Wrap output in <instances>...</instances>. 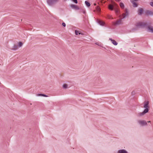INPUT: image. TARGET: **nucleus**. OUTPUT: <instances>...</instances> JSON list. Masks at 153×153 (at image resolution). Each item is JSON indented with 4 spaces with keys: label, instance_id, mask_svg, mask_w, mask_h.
<instances>
[{
    "label": "nucleus",
    "instance_id": "1",
    "mask_svg": "<svg viewBox=\"0 0 153 153\" xmlns=\"http://www.w3.org/2000/svg\"><path fill=\"white\" fill-rule=\"evenodd\" d=\"M149 101H145L143 103V107L144 110L142 112H140L138 114V116H141L145 115L146 113L149 112Z\"/></svg>",
    "mask_w": 153,
    "mask_h": 153
},
{
    "label": "nucleus",
    "instance_id": "2",
    "mask_svg": "<svg viewBox=\"0 0 153 153\" xmlns=\"http://www.w3.org/2000/svg\"><path fill=\"white\" fill-rule=\"evenodd\" d=\"M128 15V13L127 11V9H126L125 10V13H123L122 14V18L119 20L117 21L115 23V24L116 25H120L121 23L122 19L126 18V16Z\"/></svg>",
    "mask_w": 153,
    "mask_h": 153
},
{
    "label": "nucleus",
    "instance_id": "15",
    "mask_svg": "<svg viewBox=\"0 0 153 153\" xmlns=\"http://www.w3.org/2000/svg\"><path fill=\"white\" fill-rule=\"evenodd\" d=\"M114 10L116 13H117L120 12V10L119 8L117 7L114 8Z\"/></svg>",
    "mask_w": 153,
    "mask_h": 153
},
{
    "label": "nucleus",
    "instance_id": "7",
    "mask_svg": "<svg viewBox=\"0 0 153 153\" xmlns=\"http://www.w3.org/2000/svg\"><path fill=\"white\" fill-rule=\"evenodd\" d=\"M145 13L146 15L147 16H153V11L147 10L145 12Z\"/></svg>",
    "mask_w": 153,
    "mask_h": 153
},
{
    "label": "nucleus",
    "instance_id": "11",
    "mask_svg": "<svg viewBox=\"0 0 153 153\" xmlns=\"http://www.w3.org/2000/svg\"><path fill=\"white\" fill-rule=\"evenodd\" d=\"M131 2L132 3L133 5V6L134 7H136L137 6V4L133 1H131Z\"/></svg>",
    "mask_w": 153,
    "mask_h": 153
},
{
    "label": "nucleus",
    "instance_id": "13",
    "mask_svg": "<svg viewBox=\"0 0 153 153\" xmlns=\"http://www.w3.org/2000/svg\"><path fill=\"white\" fill-rule=\"evenodd\" d=\"M97 22L100 25L102 26H104L105 24L104 22L102 21L98 20Z\"/></svg>",
    "mask_w": 153,
    "mask_h": 153
},
{
    "label": "nucleus",
    "instance_id": "6",
    "mask_svg": "<svg viewBox=\"0 0 153 153\" xmlns=\"http://www.w3.org/2000/svg\"><path fill=\"white\" fill-rule=\"evenodd\" d=\"M147 25V24L145 22H139L137 23V26L138 27H143Z\"/></svg>",
    "mask_w": 153,
    "mask_h": 153
},
{
    "label": "nucleus",
    "instance_id": "19",
    "mask_svg": "<svg viewBox=\"0 0 153 153\" xmlns=\"http://www.w3.org/2000/svg\"><path fill=\"white\" fill-rule=\"evenodd\" d=\"M96 10H97V11H99V12H100V10H101L99 6H97V7H96Z\"/></svg>",
    "mask_w": 153,
    "mask_h": 153
},
{
    "label": "nucleus",
    "instance_id": "16",
    "mask_svg": "<svg viewBox=\"0 0 153 153\" xmlns=\"http://www.w3.org/2000/svg\"><path fill=\"white\" fill-rule=\"evenodd\" d=\"M120 7L122 8V9H124V4L122 3V2H121L120 3Z\"/></svg>",
    "mask_w": 153,
    "mask_h": 153
},
{
    "label": "nucleus",
    "instance_id": "10",
    "mask_svg": "<svg viewBox=\"0 0 153 153\" xmlns=\"http://www.w3.org/2000/svg\"><path fill=\"white\" fill-rule=\"evenodd\" d=\"M18 49V46L17 45H14L12 48L11 49L13 50H16Z\"/></svg>",
    "mask_w": 153,
    "mask_h": 153
},
{
    "label": "nucleus",
    "instance_id": "5",
    "mask_svg": "<svg viewBox=\"0 0 153 153\" xmlns=\"http://www.w3.org/2000/svg\"><path fill=\"white\" fill-rule=\"evenodd\" d=\"M137 122L141 126H146L147 125V122L144 120H139Z\"/></svg>",
    "mask_w": 153,
    "mask_h": 153
},
{
    "label": "nucleus",
    "instance_id": "9",
    "mask_svg": "<svg viewBox=\"0 0 153 153\" xmlns=\"http://www.w3.org/2000/svg\"><path fill=\"white\" fill-rule=\"evenodd\" d=\"M143 9L141 8H138V13L139 15H141L143 12Z\"/></svg>",
    "mask_w": 153,
    "mask_h": 153
},
{
    "label": "nucleus",
    "instance_id": "20",
    "mask_svg": "<svg viewBox=\"0 0 153 153\" xmlns=\"http://www.w3.org/2000/svg\"><path fill=\"white\" fill-rule=\"evenodd\" d=\"M23 43L21 42H19L18 43V46L19 47H21L23 45Z\"/></svg>",
    "mask_w": 153,
    "mask_h": 153
},
{
    "label": "nucleus",
    "instance_id": "25",
    "mask_svg": "<svg viewBox=\"0 0 153 153\" xmlns=\"http://www.w3.org/2000/svg\"><path fill=\"white\" fill-rule=\"evenodd\" d=\"M62 25L63 27H65V26H66V24H65V23H64V22H63V23H62Z\"/></svg>",
    "mask_w": 153,
    "mask_h": 153
},
{
    "label": "nucleus",
    "instance_id": "29",
    "mask_svg": "<svg viewBox=\"0 0 153 153\" xmlns=\"http://www.w3.org/2000/svg\"><path fill=\"white\" fill-rule=\"evenodd\" d=\"M138 0H133V1H138Z\"/></svg>",
    "mask_w": 153,
    "mask_h": 153
},
{
    "label": "nucleus",
    "instance_id": "3",
    "mask_svg": "<svg viewBox=\"0 0 153 153\" xmlns=\"http://www.w3.org/2000/svg\"><path fill=\"white\" fill-rule=\"evenodd\" d=\"M108 8L111 10H113L114 8L118 7V6L117 4L114 2H113V4H110L108 5Z\"/></svg>",
    "mask_w": 153,
    "mask_h": 153
},
{
    "label": "nucleus",
    "instance_id": "22",
    "mask_svg": "<svg viewBox=\"0 0 153 153\" xmlns=\"http://www.w3.org/2000/svg\"><path fill=\"white\" fill-rule=\"evenodd\" d=\"M75 34L76 35H78V34H80V33L79 31H77V30H75Z\"/></svg>",
    "mask_w": 153,
    "mask_h": 153
},
{
    "label": "nucleus",
    "instance_id": "18",
    "mask_svg": "<svg viewBox=\"0 0 153 153\" xmlns=\"http://www.w3.org/2000/svg\"><path fill=\"white\" fill-rule=\"evenodd\" d=\"M112 43L115 45H117L118 44L117 42L114 40L112 41Z\"/></svg>",
    "mask_w": 153,
    "mask_h": 153
},
{
    "label": "nucleus",
    "instance_id": "21",
    "mask_svg": "<svg viewBox=\"0 0 153 153\" xmlns=\"http://www.w3.org/2000/svg\"><path fill=\"white\" fill-rule=\"evenodd\" d=\"M38 96H42L44 97H48V96L47 95L45 94H38Z\"/></svg>",
    "mask_w": 153,
    "mask_h": 153
},
{
    "label": "nucleus",
    "instance_id": "8",
    "mask_svg": "<svg viewBox=\"0 0 153 153\" xmlns=\"http://www.w3.org/2000/svg\"><path fill=\"white\" fill-rule=\"evenodd\" d=\"M70 6L71 8L76 10H79V7L76 5H74L73 4H71L70 5Z\"/></svg>",
    "mask_w": 153,
    "mask_h": 153
},
{
    "label": "nucleus",
    "instance_id": "26",
    "mask_svg": "<svg viewBox=\"0 0 153 153\" xmlns=\"http://www.w3.org/2000/svg\"><path fill=\"white\" fill-rule=\"evenodd\" d=\"M150 4L153 7V2H150Z\"/></svg>",
    "mask_w": 153,
    "mask_h": 153
},
{
    "label": "nucleus",
    "instance_id": "28",
    "mask_svg": "<svg viewBox=\"0 0 153 153\" xmlns=\"http://www.w3.org/2000/svg\"><path fill=\"white\" fill-rule=\"evenodd\" d=\"M109 39L112 42L114 40L113 39H112L111 38H110Z\"/></svg>",
    "mask_w": 153,
    "mask_h": 153
},
{
    "label": "nucleus",
    "instance_id": "32",
    "mask_svg": "<svg viewBox=\"0 0 153 153\" xmlns=\"http://www.w3.org/2000/svg\"><path fill=\"white\" fill-rule=\"evenodd\" d=\"M96 45H97V43H96Z\"/></svg>",
    "mask_w": 153,
    "mask_h": 153
},
{
    "label": "nucleus",
    "instance_id": "17",
    "mask_svg": "<svg viewBox=\"0 0 153 153\" xmlns=\"http://www.w3.org/2000/svg\"><path fill=\"white\" fill-rule=\"evenodd\" d=\"M85 3L86 4V5L88 7H89L90 6V3L87 1H85Z\"/></svg>",
    "mask_w": 153,
    "mask_h": 153
},
{
    "label": "nucleus",
    "instance_id": "4",
    "mask_svg": "<svg viewBox=\"0 0 153 153\" xmlns=\"http://www.w3.org/2000/svg\"><path fill=\"white\" fill-rule=\"evenodd\" d=\"M58 1V0H47V3L51 6L53 5Z\"/></svg>",
    "mask_w": 153,
    "mask_h": 153
},
{
    "label": "nucleus",
    "instance_id": "12",
    "mask_svg": "<svg viewBox=\"0 0 153 153\" xmlns=\"http://www.w3.org/2000/svg\"><path fill=\"white\" fill-rule=\"evenodd\" d=\"M118 153H128V152L125 150L122 149L119 150L118 152Z\"/></svg>",
    "mask_w": 153,
    "mask_h": 153
},
{
    "label": "nucleus",
    "instance_id": "14",
    "mask_svg": "<svg viewBox=\"0 0 153 153\" xmlns=\"http://www.w3.org/2000/svg\"><path fill=\"white\" fill-rule=\"evenodd\" d=\"M148 29L151 32H153V27L151 26H148Z\"/></svg>",
    "mask_w": 153,
    "mask_h": 153
},
{
    "label": "nucleus",
    "instance_id": "30",
    "mask_svg": "<svg viewBox=\"0 0 153 153\" xmlns=\"http://www.w3.org/2000/svg\"><path fill=\"white\" fill-rule=\"evenodd\" d=\"M147 123H150L151 122V121H148L147 122Z\"/></svg>",
    "mask_w": 153,
    "mask_h": 153
},
{
    "label": "nucleus",
    "instance_id": "27",
    "mask_svg": "<svg viewBox=\"0 0 153 153\" xmlns=\"http://www.w3.org/2000/svg\"><path fill=\"white\" fill-rule=\"evenodd\" d=\"M135 92L134 91H133L132 92L131 94H132V95H134L135 94Z\"/></svg>",
    "mask_w": 153,
    "mask_h": 153
},
{
    "label": "nucleus",
    "instance_id": "31",
    "mask_svg": "<svg viewBox=\"0 0 153 153\" xmlns=\"http://www.w3.org/2000/svg\"><path fill=\"white\" fill-rule=\"evenodd\" d=\"M94 6H96V5H97V4H96V3H94Z\"/></svg>",
    "mask_w": 153,
    "mask_h": 153
},
{
    "label": "nucleus",
    "instance_id": "23",
    "mask_svg": "<svg viewBox=\"0 0 153 153\" xmlns=\"http://www.w3.org/2000/svg\"><path fill=\"white\" fill-rule=\"evenodd\" d=\"M67 85L66 84H64L63 85V88L65 89H66L67 87Z\"/></svg>",
    "mask_w": 153,
    "mask_h": 153
},
{
    "label": "nucleus",
    "instance_id": "24",
    "mask_svg": "<svg viewBox=\"0 0 153 153\" xmlns=\"http://www.w3.org/2000/svg\"><path fill=\"white\" fill-rule=\"evenodd\" d=\"M73 2H74L76 4H77L78 3V1L77 0H71Z\"/></svg>",
    "mask_w": 153,
    "mask_h": 153
}]
</instances>
